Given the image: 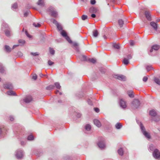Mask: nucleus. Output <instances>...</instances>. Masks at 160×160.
Returning a JSON list of instances; mask_svg holds the SVG:
<instances>
[{
    "mask_svg": "<svg viewBox=\"0 0 160 160\" xmlns=\"http://www.w3.org/2000/svg\"><path fill=\"white\" fill-rule=\"evenodd\" d=\"M119 105L120 107L123 108H126L127 105L126 102L122 99H120Z\"/></svg>",
    "mask_w": 160,
    "mask_h": 160,
    "instance_id": "nucleus-11",
    "label": "nucleus"
},
{
    "mask_svg": "<svg viewBox=\"0 0 160 160\" xmlns=\"http://www.w3.org/2000/svg\"><path fill=\"white\" fill-rule=\"evenodd\" d=\"M115 77L118 79L123 81H125L126 79V77L122 75H115Z\"/></svg>",
    "mask_w": 160,
    "mask_h": 160,
    "instance_id": "nucleus-9",
    "label": "nucleus"
},
{
    "mask_svg": "<svg viewBox=\"0 0 160 160\" xmlns=\"http://www.w3.org/2000/svg\"><path fill=\"white\" fill-rule=\"evenodd\" d=\"M140 105L139 101L138 99H134L132 102V107L133 109H136L139 107Z\"/></svg>",
    "mask_w": 160,
    "mask_h": 160,
    "instance_id": "nucleus-3",
    "label": "nucleus"
},
{
    "mask_svg": "<svg viewBox=\"0 0 160 160\" xmlns=\"http://www.w3.org/2000/svg\"><path fill=\"white\" fill-rule=\"evenodd\" d=\"M91 129V126L89 124H87L85 126V129L87 131H89Z\"/></svg>",
    "mask_w": 160,
    "mask_h": 160,
    "instance_id": "nucleus-34",
    "label": "nucleus"
},
{
    "mask_svg": "<svg viewBox=\"0 0 160 160\" xmlns=\"http://www.w3.org/2000/svg\"><path fill=\"white\" fill-rule=\"evenodd\" d=\"M18 7V4L17 3H14L12 5V8H13L16 9Z\"/></svg>",
    "mask_w": 160,
    "mask_h": 160,
    "instance_id": "nucleus-40",
    "label": "nucleus"
},
{
    "mask_svg": "<svg viewBox=\"0 0 160 160\" xmlns=\"http://www.w3.org/2000/svg\"><path fill=\"white\" fill-rule=\"evenodd\" d=\"M96 3V1L95 0H91V3L93 5L94 4Z\"/></svg>",
    "mask_w": 160,
    "mask_h": 160,
    "instance_id": "nucleus-50",
    "label": "nucleus"
},
{
    "mask_svg": "<svg viewBox=\"0 0 160 160\" xmlns=\"http://www.w3.org/2000/svg\"><path fill=\"white\" fill-rule=\"evenodd\" d=\"M93 122L94 124L95 125L98 127H99L101 126V123L100 121L97 119L94 120Z\"/></svg>",
    "mask_w": 160,
    "mask_h": 160,
    "instance_id": "nucleus-18",
    "label": "nucleus"
},
{
    "mask_svg": "<svg viewBox=\"0 0 160 160\" xmlns=\"http://www.w3.org/2000/svg\"><path fill=\"white\" fill-rule=\"evenodd\" d=\"M134 42L132 40H131L130 42V44L131 46L134 45Z\"/></svg>",
    "mask_w": 160,
    "mask_h": 160,
    "instance_id": "nucleus-53",
    "label": "nucleus"
},
{
    "mask_svg": "<svg viewBox=\"0 0 160 160\" xmlns=\"http://www.w3.org/2000/svg\"><path fill=\"white\" fill-rule=\"evenodd\" d=\"M48 12H50V15L54 18H57L58 14L57 11L52 7H50L48 9Z\"/></svg>",
    "mask_w": 160,
    "mask_h": 160,
    "instance_id": "nucleus-2",
    "label": "nucleus"
},
{
    "mask_svg": "<svg viewBox=\"0 0 160 160\" xmlns=\"http://www.w3.org/2000/svg\"><path fill=\"white\" fill-rule=\"evenodd\" d=\"M9 28L8 26L5 23H3L2 25V29L6 28V29L5 31V35L7 37H9L10 36V31L8 30Z\"/></svg>",
    "mask_w": 160,
    "mask_h": 160,
    "instance_id": "nucleus-4",
    "label": "nucleus"
},
{
    "mask_svg": "<svg viewBox=\"0 0 160 160\" xmlns=\"http://www.w3.org/2000/svg\"><path fill=\"white\" fill-rule=\"evenodd\" d=\"M92 17L95 18L96 17V15L94 14H92L91 15Z\"/></svg>",
    "mask_w": 160,
    "mask_h": 160,
    "instance_id": "nucleus-59",
    "label": "nucleus"
},
{
    "mask_svg": "<svg viewBox=\"0 0 160 160\" xmlns=\"http://www.w3.org/2000/svg\"><path fill=\"white\" fill-rule=\"evenodd\" d=\"M39 76L40 77H42L43 76H44V75L42 73H40V74H39Z\"/></svg>",
    "mask_w": 160,
    "mask_h": 160,
    "instance_id": "nucleus-63",
    "label": "nucleus"
},
{
    "mask_svg": "<svg viewBox=\"0 0 160 160\" xmlns=\"http://www.w3.org/2000/svg\"><path fill=\"white\" fill-rule=\"evenodd\" d=\"M118 154L121 155L122 156L123 155V152L122 148H120L118 151Z\"/></svg>",
    "mask_w": 160,
    "mask_h": 160,
    "instance_id": "nucleus-26",
    "label": "nucleus"
},
{
    "mask_svg": "<svg viewBox=\"0 0 160 160\" xmlns=\"http://www.w3.org/2000/svg\"><path fill=\"white\" fill-rule=\"evenodd\" d=\"M153 156L156 159L160 158V152L158 149H156L154 150L153 153Z\"/></svg>",
    "mask_w": 160,
    "mask_h": 160,
    "instance_id": "nucleus-8",
    "label": "nucleus"
},
{
    "mask_svg": "<svg viewBox=\"0 0 160 160\" xmlns=\"http://www.w3.org/2000/svg\"><path fill=\"white\" fill-rule=\"evenodd\" d=\"M159 48V46L157 45H155L153 46L152 48L150 50V52H152L153 50H154L155 51L158 50Z\"/></svg>",
    "mask_w": 160,
    "mask_h": 160,
    "instance_id": "nucleus-17",
    "label": "nucleus"
},
{
    "mask_svg": "<svg viewBox=\"0 0 160 160\" xmlns=\"http://www.w3.org/2000/svg\"><path fill=\"white\" fill-rule=\"evenodd\" d=\"M148 78L147 77L145 76L143 78V81L144 82H146L148 80Z\"/></svg>",
    "mask_w": 160,
    "mask_h": 160,
    "instance_id": "nucleus-45",
    "label": "nucleus"
},
{
    "mask_svg": "<svg viewBox=\"0 0 160 160\" xmlns=\"http://www.w3.org/2000/svg\"><path fill=\"white\" fill-rule=\"evenodd\" d=\"M21 144L22 145H23L25 144V142L23 141H21Z\"/></svg>",
    "mask_w": 160,
    "mask_h": 160,
    "instance_id": "nucleus-62",
    "label": "nucleus"
},
{
    "mask_svg": "<svg viewBox=\"0 0 160 160\" xmlns=\"http://www.w3.org/2000/svg\"><path fill=\"white\" fill-rule=\"evenodd\" d=\"M89 60L90 62H92L93 63H95L96 62L95 59L93 58L89 59Z\"/></svg>",
    "mask_w": 160,
    "mask_h": 160,
    "instance_id": "nucleus-43",
    "label": "nucleus"
},
{
    "mask_svg": "<svg viewBox=\"0 0 160 160\" xmlns=\"http://www.w3.org/2000/svg\"><path fill=\"white\" fill-rule=\"evenodd\" d=\"M132 58V56L131 55H128L127 56V59L128 60H129L130 59H131Z\"/></svg>",
    "mask_w": 160,
    "mask_h": 160,
    "instance_id": "nucleus-54",
    "label": "nucleus"
},
{
    "mask_svg": "<svg viewBox=\"0 0 160 160\" xmlns=\"http://www.w3.org/2000/svg\"><path fill=\"white\" fill-rule=\"evenodd\" d=\"M19 46V45H18H18H14L13 46L12 49H14V48L18 46Z\"/></svg>",
    "mask_w": 160,
    "mask_h": 160,
    "instance_id": "nucleus-57",
    "label": "nucleus"
},
{
    "mask_svg": "<svg viewBox=\"0 0 160 160\" xmlns=\"http://www.w3.org/2000/svg\"><path fill=\"white\" fill-rule=\"evenodd\" d=\"M146 68L147 71H149L152 68V67L151 66H148L146 67Z\"/></svg>",
    "mask_w": 160,
    "mask_h": 160,
    "instance_id": "nucleus-41",
    "label": "nucleus"
},
{
    "mask_svg": "<svg viewBox=\"0 0 160 160\" xmlns=\"http://www.w3.org/2000/svg\"><path fill=\"white\" fill-rule=\"evenodd\" d=\"M5 71L4 68L3 67L2 64L0 63V72L2 73H3Z\"/></svg>",
    "mask_w": 160,
    "mask_h": 160,
    "instance_id": "nucleus-25",
    "label": "nucleus"
},
{
    "mask_svg": "<svg viewBox=\"0 0 160 160\" xmlns=\"http://www.w3.org/2000/svg\"><path fill=\"white\" fill-rule=\"evenodd\" d=\"M37 77L36 74L32 76V78L34 80H36L37 79Z\"/></svg>",
    "mask_w": 160,
    "mask_h": 160,
    "instance_id": "nucleus-51",
    "label": "nucleus"
},
{
    "mask_svg": "<svg viewBox=\"0 0 160 160\" xmlns=\"http://www.w3.org/2000/svg\"><path fill=\"white\" fill-rule=\"evenodd\" d=\"M34 139V137L32 135H30L28 136V140H32Z\"/></svg>",
    "mask_w": 160,
    "mask_h": 160,
    "instance_id": "nucleus-35",
    "label": "nucleus"
},
{
    "mask_svg": "<svg viewBox=\"0 0 160 160\" xmlns=\"http://www.w3.org/2000/svg\"><path fill=\"white\" fill-rule=\"evenodd\" d=\"M139 125L142 132L145 136L148 139L150 138L151 136L150 133L146 131L145 128L142 124L141 122H140Z\"/></svg>",
    "mask_w": 160,
    "mask_h": 160,
    "instance_id": "nucleus-1",
    "label": "nucleus"
},
{
    "mask_svg": "<svg viewBox=\"0 0 160 160\" xmlns=\"http://www.w3.org/2000/svg\"><path fill=\"white\" fill-rule=\"evenodd\" d=\"M53 63H54L53 62H52V61H51V60H48V64L49 65H50V66L52 65Z\"/></svg>",
    "mask_w": 160,
    "mask_h": 160,
    "instance_id": "nucleus-46",
    "label": "nucleus"
},
{
    "mask_svg": "<svg viewBox=\"0 0 160 160\" xmlns=\"http://www.w3.org/2000/svg\"><path fill=\"white\" fill-rule=\"evenodd\" d=\"M127 93L130 98H133L134 97L133 92L132 90H131L127 91Z\"/></svg>",
    "mask_w": 160,
    "mask_h": 160,
    "instance_id": "nucleus-21",
    "label": "nucleus"
},
{
    "mask_svg": "<svg viewBox=\"0 0 160 160\" xmlns=\"http://www.w3.org/2000/svg\"><path fill=\"white\" fill-rule=\"evenodd\" d=\"M30 13L29 11H28L26 12H25L24 14V17H27L28 15Z\"/></svg>",
    "mask_w": 160,
    "mask_h": 160,
    "instance_id": "nucleus-44",
    "label": "nucleus"
},
{
    "mask_svg": "<svg viewBox=\"0 0 160 160\" xmlns=\"http://www.w3.org/2000/svg\"><path fill=\"white\" fill-rule=\"evenodd\" d=\"M33 25L36 27H39L41 26L40 24L39 23H33Z\"/></svg>",
    "mask_w": 160,
    "mask_h": 160,
    "instance_id": "nucleus-37",
    "label": "nucleus"
},
{
    "mask_svg": "<svg viewBox=\"0 0 160 160\" xmlns=\"http://www.w3.org/2000/svg\"><path fill=\"white\" fill-rule=\"evenodd\" d=\"M23 152L22 150H18L17 151L16 154V156L17 158H21L23 157Z\"/></svg>",
    "mask_w": 160,
    "mask_h": 160,
    "instance_id": "nucleus-7",
    "label": "nucleus"
},
{
    "mask_svg": "<svg viewBox=\"0 0 160 160\" xmlns=\"http://www.w3.org/2000/svg\"><path fill=\"white\" fill-rule=\"evenodd\" d=\"M49 51L50 53L52 55H53L55 53V51L52 48H50Z\"/></svg>",
    "mask_w": 160,
    "mask_h": 160,
    "instance_id": "nucleus-36",
    "label": "nucleus"
},
{
    "mask_svg": "<svg viewBox=\"0 0 160 160\" xmlns=\"http://www.w3.org/2000/svg\"><path fill=\"white\" fill-rule=\"evenodd\" d=\"M104 38H105V39H106L107 38V37H106V36L105 35H104Z\"/></svg>",
    "mask_w": 160,
    "mask_h": 160,
    "instance_id": "nucleus-64",
    "label": "nucleus"
},
{
    "mask_svg": "<svg viewBox=\"0 0 160 160\" xmlns=\"http://www.w3.org/2000/svg\"><path fill=\"white\" fill-rule=\"evenodd\" d=\"M54 87H55V86L54 85H50L49 86L47 87L46 88V89L47 90H52L54 88Z\"/></svg>",
    "mask_w": 160,
    "mask_h": 160,
    "instance_id": "nucleus-29",
    "label": "nucleus"
},
{
    "mask_svg": "<svg viewBox=\"0 0 160 160\" xmlns=\"http://www.w3.org/2000/svg\"><path fill=\"white\" fill-rule=\"evenodd\" d=\"M26 33L28 37L29 38H30L31 37V36L29 34H28L27 32H26Z\"/></svg>",
    "mask_w": 160,
    "mask_h": 160,
    "instance_id": "nucleus-56",
    "label": "nucleus"
},
{
    "mask_svg": "<svg viewBox=\"0 0 160 160\" xmlns=\"http://www.w3.org/2000/svg\"><path fill=\"white\" fill-rule=\"evenodd\" d=\"M81 116V114L79 113H77V117L78 118H80Z\"/></svg>",
    "mask_w": 160,
    "mask_h": 160,
    "instance_id": "nucleus-60",
    "label": "nucleus"
},
{
    "mask_svg": "<svg viewBox=\"0 0 160 160\" xmlns=\"http://www.w3.org/2000/svg\"><path fill=\"white\" fill-rule=\"evenodd\" d=\"M61 34L64 37L67 41L70 43H72V41L70 38L68 36L66 32L64 30H62L61 32Z\"/></svg>",
    "mask_w": 160,
    "mask_h": 160,
    "instance_id": "nucleus-6",
    "label": "nucleus"
},
{
    "mask_svg": "<svg viewBox=\"0 0 160 160\" xmlns=\"http://www.w3.org/2000/svg\"><path fill=\"white\" fill-rule=\"evenodd\" d=\"M118 23L119 26L121 28L122 27L124 24L123 21L122 19H119L118 21Z\"/></svg>",
    "mask_w": 160,
    "mask_h": 160,
    "instance_id": "nucleus-27",
    "label": "nucleus"
},
{
    "mask_svg": "<svg viewBox=\"0 0 160 160\" xmlns=\"http://www.w3.org/2000/svg\"><path fill=\"white\" fill-rule=\"evenodd\" d=\"M116 0H111V1L114 3L118 4V3L116 2Z\"/></svg>",
    "mask_w": 160,
    "mask_h": 160,
    "instance_id": "nucleus-58",
    "label": "nucleus"
},
{
    "mask_svg": "<svg viewBox=\"0 0 160 160\" xmlns=\"http://www.w3.org/2000/svg\"><path fill=\"white\" fill-rule=\"evenodd\" d=\"M18 42L20 43V45H22L25 43V41L22 39H19L18 40Z\"/></svg>",
    "mask_w": 160,
    "mask_h": 160,
    "instance_id": "nucleus-32",
    "label": "nucleus"
},
{
    "mask_svg": "<svg viewBox=\"0 0 160 160\" xmlns=\"http://www.w3.org/2000/svg\"><path fill=\"white\" fill-rule=\"evenodd\" d=\"M58 93L60 95L62 94V92H59L58 90H57L55 92V93L56 94H57Z\"/></svg>",
    "mask_w": 160,
    "mask_h": 160,
    "instance_id": "nucleus-55",
    "label": "nucleus"
},
{
    "mask_svg": "<svg viewBox=\"0 0 160 160\" xmlns=\"http://www.w3.org/2000/svg\"><path fill=\"white\" fill-rule=\"evenodd\" d=\"M7 93L9 95H15V93L12 91H8L7 92Z\"/></svg>",
    "mask_w": 160,
    "mask_h": 160,
    "instance_id": "nucleus-24",
    "label": "nucleus"
},
{
    "mask_svg": "<svg viewBox=\"0 0 160 160\" xmlns=\"http://www.w3.org/2000/svg\"><path fill=\"white\" fill-rule=\"evenodd\" d=\"M81 59L82 61L86 60V57L85 56L82 55L81 56Z\"/></svg>",
    "mask_w": 160,
    "mask_h": 160,
    "instance_id": "nucleus-39",
    "label": "nucleus"
},
{
    "mask_svg": "<svg viewBox=\"0 0 160 160\" xmlns=\"http://www.w3.org/2000/svg\"><path fill=\"white\" fill-rule=\"evenodd\" d=\"M87 16L84 15H83L82 17V18L83 20H85V19H87Z\"/></svg>",
    "mask_w": 160,
    "mask_h": 160,
    "instance_id": "nucleus-42",
    "label": "nucleus"
},
{
    "mask_svg": "<svg viewBox=\"0 0 160 160\" xmlns=\"http://www.w3.org/2000/svg\"><path fill=\"white\" fill-rule=\"evenodd\" d=\"M98 145L101 149H103L105 147V145L103 141H99L98 143Z\"/></svg>",
    "mask_w": 160,
    "mask_h": 160,
    "instance_id": "nucleus-12",
    "label": "nucleus"
},
{
    "mask_svg": "<svg viewBox=\"0 0 160 160\" xmlns=\"http://www.w3.org/2000/svg\"><path fill=\"white\" fill-rule=\"evenodd\" d=\"M115 127L117 129H120L122 128V125L120 123L118 122L116 124Z\"/></svg>",
    "mask_w": 160,
    "mask_h": 160,
    "instance_id": "nucleus-23",
    "label": "nucleus"
},
{
    "mask_svg": "<svg viewBox=\"0 0 160 160\" xmlns=\"http://www.w3.org/2000/svg\"><path fill=\"white\" fill-rule=\"evenodd\" d=\"M12 49L9 46L6 45L4 47V50L7 52H9Z\"/></svg>",
    "mask_w": 160,
    "mask_h": 160,
    "instance_id": "nucleus-20",
    "label": "nucleus"
},
{
    "mask_svg": "<svg viewBox=\"0 0 160 160\" xmlns=\"http://www.w3.org/2000/svg\"><path fill=\"white\" fill-rule=\"evenodd\" d=\"M145 14L147 20L151 21V15L150 12L148 11H146L145 12Z\"/></svg>",
    "mask_w": 160,
    "mask_h": 160,
    "instance_id": "nucleus-14",
    "label": "nucleus"
},
{
    "mask_svg": "<svg viewBox=\"0 0 160 160\" xmlns=\"http://www.w3.org/2000/svg\"><path fill=\"white\" fill-rule=\"evenodd\" d=\"M10 120L11 121H13L14 120V118H13V117H12L11 116H10Z\"/></svg>",
    "mask_w": 160,
    "mask_h": 160,
    "instance_id": "nucleus-61",
    "label": "nucleus"
},
{
    "mask_svg": "<svg viewBox=\"0 0 160 160\" xmlns=\"http://www.w3.org/2000/svg\"><path fill=\"white\" fill-rule=\"evenodd\" d=\"M87 102L90 105H92V101L90 99H88V100Z\"/></svg>",
    "mask_w": 160,
    "mask_h": 160,
    "instance_id": "nucleus-48",
    "label": "nucleus"
},
{
    "mask_svg": "<svg viewBox=\"0 0 160 160\" xmlns=\"http://www.w3.org/2000/svg\"><path fill=\"white\" fill-rule=\"evenodd\" d=\"M54 85L56 88L58 89H60L61 88V86L60 85V83L58 82H56L54 83Z\"/></svg>",
    "mask_w": 160,
    "mask_h": 160,
    "instance_id": "nucleus-28",
    "label": "nucleus"
},
{
    "mask_svg": "<svg viewBox=\"0 0 160 160\" xmlns=\"http://www.w3.org/2000/svg\"><path fill=\"white\" fill-rule=\"evenodd\" d=\"M37 4L40 7H43L45 5L44 0H38L37 3Z\"/></svg>",
    "mask_w": 160,
    "mask_h": 160,
    "instance_id": "nucleus-16",
    "label": "nucleus"
},
{
    "mask_svg": "<svg viewBox=\"0 0 160 160\" xmlns=\"http://www.w3.org/2000/svg\"><path fill=\"white\" fill-rule=\"evenodd\" d=\"M31 54L35 56L38 55V54L37 52H31Z\"/></svg>",
    "mask_w": 160,
    "mask_h": 160,
    "instance_id": "nucleus-47",
    "label": "nucleus"
},
{
    "mask_svg": "<svg viewBox=\"0 0 160 160\" xmlns=\"http://www.w3.org/2000/svg\"><path fill=\"white\" fill-rule=\"evenodd\" d=\"M123 62L124 64L127 65L129 63V60L127 59V58H124Z\"/></svg>",
    "mask_w": 160,
    "mask_h": 160,
    "instance_id": "nucleus-31",
    "label": "nucleus"
},
{
    "mask_svg": "<svg viewBox=\"0 0 160 160\" xmlns=\"http://www.w3.org/2000/svg\"><path fill=\"white\" fill-rule=\"evenodd\" d=\"M154 81L157 84L160 86V80L159 79L157 78H155Z\"/></svg>",
    "mask_w": 160,
    "mask_h": 160,
    "instance_id": "nucleus-33",
    "label": "nucleus"
},
{
    "mask_svg": "<svg viewBox=\"0 0 160 160\" xmlns=\"http://www.w3.org/2000/svg\"><path fill=\"white\" fill-rule=\"evenodd\" d=\"M32 98L31 96H28L26 97L24 99V101L26 103H29L32 100Z\"/></svg>",
    "mask_w": 160,
    "mask_h": 160,
    "instance_id": "nucleus-15",
    "label": "nucleus"
},
{
    "mask_svg": "<svg viewBox=\"0 0 160 160\" xmlns=\"http://www.w3.org/2000/svg\"><path fill=\"white\" fill-rule=\"evenodd\" d=\"M113 47L116 48V49H119L120 48V46L119 44H114L113 45Z\"/></svg>",
    "mask_w": 160,
    "mask_h": 160,
    "instance_id": "nucleus-38",
    "label": "nucleus"
},
{
    "mask_svg": "<svg viewBox=\"0 0 160 160\" xmlns=\"http://www.w3.org/2000/svg\"><path fill=\"white\" fill-rule=\"evenodd\" d=\"M98 35V32L97 30H95L93 31V35L94 37H97Z\"/></svg>",
    "mask_w": 160,
    "mask_h": 160,
    "instance_id": "nucleus-30",
    "label": "nucleus"
},
{
    "mask_svg": "<svg viewBox=\"0 0 160 160\" xmlns=\"http://www.w3.org/2000/svg\"><path fill=\"white\" fill-rule=\"evenodd\" d=\"M150 24L155 30H157V25L156 23L153 22H150Z\"/></svg>",
    "mask_w": 160,
    "mask_h": 160,
    "instance_id": "nucleus-19",
    "label": "nucleus"
},
{
    "mask_svg": "<svg viewBox=\"0 0 160 160\" xmlns=\"http://www.w3.org/2000/svg\"><path fill=\"white\" fill-rule=\"evenodd\" d=\"M50 20L56 26L58 30H62V28L61 25L59 24L56 20L52 18Z\"/></svg>",
    "mask_w": 160,
    "mask_h": 160,
    "instance_id": "nucleus-5",
    "label": "nucleus"
},
{
    "mask_svg": "<svg viewBox=\"0 0 160 160\" xmlns=\"http://www.w3.org/2000/svg\"><path fill=\"white\" fill-rule=\"evenodd\" d=\"M72 43L73 46L76 49V50L78 51H79V49L78 47V44L77 42H73Z\"/></svg>",
    "mask_w": 160,
    "mask_h": 160,
    "instance_id": "nucleus-22",
    "label": "nucleus"
},
{
    "mask_svg": "<svg viewBox=\"0 0 160 160\" xmlns=\"http://www.w3.org/2000/svg\"><path fill=\"white\" fill-rule=\"evenodd\" d=\"M94 110L95 111L97 112H98L99 111V108H94Z\"/></svg>",
    "mask_w": 160,
    "mask_h": 160,
    "instance_id": "nucleus-49",
    "label": "nucleus"
},
{
    "mask_svg": "<svg viewBox=\"0 0 160 160\" xmlns=\"http://www.w3.org/2000/svg\"><path fill=\"white\" fill-rule=\"evenodd\" d=\"M149 114L152 117L156 116L157 115L156 110L154 109L150 110L149 112Z\"/></svg>",
    "mask_w": 160,
    "mask_h": 160,
    "instance_id": "nucleus-13",
    "label": "nucleus"
},
{
    "mask_svg": "<svg viewBox=\"0 0 160 160\" xmlns=\"http://www.w3.org/2000/svg\"><path fill=\"white\" fill-rule=\"evenodd\" d=\"M5 88L8 89H12L13 88V86L12 83L10 82H7L4 85Z\"/></svg>",
    "mask_w": 160,
    "mask_h": 160,
    "instance_id": "nucleus-10",
    "label": "nucleus"
},
{
    "mask_svg": "<svg viewBox=\"0 0 160 160\" xmlns=\"http://www.w3.org/2000/svg\"><path fill=\"white\" fill-rule=\"evenodd\" d=\"M149 148L151 150H152L153 148V145L152 144L150 145L149 146Z\"/></svg>",
    "mask_w": 160,
    "mask_h": 160,
    "instance_id": "nucleus-52",
    "label": "nucleus"
}]
</instances>
